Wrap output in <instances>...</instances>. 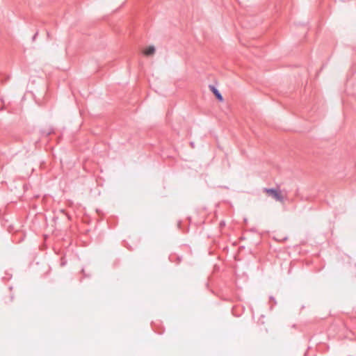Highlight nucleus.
I'll return each instance as SVG.
<instances>
[{"instance_id":"f03ea898","label":"nucleus","mask_w":356,"mask_h":356,"mask_svg":"<svg viewBox=\"0 0 356 356\" xmlns=\"http://www.w3.org/2000/svg\"><path fill=\"white\" fill-rule=\"evenodd\" d=\"M209 89L219 102H223L224 99L220 91L213 85H209Z\"/></svg>"},{"instance_id":"1a4fd4ad","label":"nucleus","mask_w":356,"mask_h":356,"mask_svg":"<svg viewBox=\"0 0 356 356\" xmlns=\"http://www.w3.org/2000/svg\"><path fill=\"white\" fill-rule=\"evenodd\" d=\"M191 145L192 147H193V146H194V143H193V142H191Z\"/></svg>"},{"instance_id":"20e7f679","label":"nucleus","mask_w":356,"mask_h":356,"mask_svg":"<svg viewBox=\"0 0 356 356\" xmlns=\"http://www.w3.org/2000/svg\"><path fill=\"white\" fill-rule=\"evenodd\" d=\"M53 132H54V129L52 128H49L47 129H42L41 131L42 135V136H46L50 135Z\"/></svg>"},{"instance_id":"0eeeda50","label":"nucleus","mask_w":356,"mask_h":356,"mask_svg":"<svg viewBox=\"0 0 356 356\" xmlns=\"http://www.w3.org/2000/svg\"><path fill=\"white\" fill-rule=\"evenodd\" d=\"M178 226H179V227L181 229V222H178Z\"/></svg>"},{"instance_id":"6e6552de","label":"nucleus","mask_w":356,"mask_h":356,"mask_svg":"<svg viewBox=\"0 0 356 356\" xmlns=\"http://www.w3.org/2000/svg\"><path fill=\"white\" fill-rule=\"evenodd\" d=\"M220 225H221V226L225 225V222H220Z\"/></svg>"},{"instance_id":"7ed1b4c3","label":"nucleus","mask_w":356,"mask_h":356,"mask_svg":"<svg viewBox=\"0 0 356 356\" xmlns=\"http://www.w3.org/2000/svg\"><path fill=\"white\" fill-rule=\"evenodd\" d=\"M155 50H156V49H155L154 46H153V45H150V46L147 47L145 49V51H144V54H145V55H146V56H152V55H153V54H154Z\"/></svg>"},{"instance_id":"f257e3e1","label":"nucleus","mask_w":356,"mask_h":356,"mask_svg":"<svg viewBox=\"0 0 356 356\" xmlns=\"http://www.w3.org/2000/svg\"><path fill=\"white\" fill-rule=\"evenodd\" d=\"M264 191L268 194V195L272 196L275 200L279 202H283L284 197L281 195L280 191L274 188H264Z\"/></svg>"},{"instance_id":"423d86ee","label":"nucleus","mask_w":356,"mask_h":356,"mask_svg":"<svg viewBox=\"0 0 356 356\" xmlns=\"http://www.w3.org/2000/svg\"><path fill=\"white\" fill-rule=\"evenodd\" d=\"M38 35V32L34 34V35L32 38L33 41H34Z\"/></svg>"},{"instance_id":"39448f33","label":"nucleus","mask_w":356,"mask_h":356,"mask_svg":"<svg viewBox=\"0 0 356 356\" xmlns=\"http://www.w3.org/2000/svg\"><path fill=\"white\" fill-rule=\"evenodd\" d=\"M269 299H270V301L273 302V305H275L277 304V301L273 296H270Z\"/></svg>"},{"instance_id":"9d476101","label":"nucleus","mask_w":356,"mask_h":356,"mask_svg":"<svg viewBox=\"0 0 356 356\" xmlns=\"http://www.w3.org/2000/svg\"><path fill=\"white\" fill-rule=\"evenodd\" d=\"M81 272H82L83 273H84V269H82V270H81Z\"/></svg>"}]
</instances>
